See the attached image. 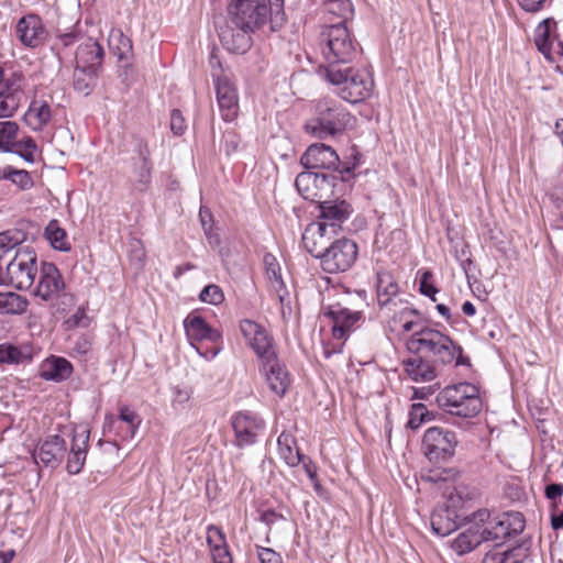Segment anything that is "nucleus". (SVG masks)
<instances>
[{
  "mask_svg": "<svg viewBox=\"0 0 563 563\" xmlns=\"http://www.w3.org/2000/svg\"><path fill=\"white\" fill-rule=\"evenodd\" d=\"M228 15L246 29H262L268 21H284V0H232L228 5Z\"/></svg>",
  "mask_w": 563,
  "mask_h": 563,
  "instance_id": "1",
  "label": "nucleus"
},
{
  "mask_svg": "<svg viewBox=\"0 0 563 563\" xmlns=\"http://www.w3.org/2000/svg\"><path fill=\"white\" fill-rule=\"evenodd\" d=\"M320 47L327 67L342 68V65L352 63L358 53V44L352 38L345 21L322 29Z\"/></svg>",
  "mask_w": 563,
  "mask_h": 563,
  "instance_id": "2",
  "label": "nucleus"
},
{
  "mask_svg": "<svg viewBox=\"0 0 563 563\" xmlns=\"http://www.w3.org/2000/svg\"><path fill=\"white\" fill-rule=\"evenodd\" d=\"M407 349L412 354H423L426 357H431L434 364L448 365L454 361L460 345L449 335L424 327L412 333L407 341Z\"/></svg>",
  "mask_w": 563,
  "mask_h": 563,
  "instance_id": "3",
  "label": "nucleus"
},
{
  "mask_svg": "<svg viewBox=\"0 0 563 563\" xmlns=\"http://www.w3.org/2000/svg\"><path fill=\"white\" fill-rule=\"evenodd\" d=\"M435 400L443 411L462 418H473L482 410L478 387L466 382L444 387Z\"/></svg>",
  "mask_w": 563,
  "mask_h": 563,
  "instance_id": "4",
  "label": "nucleus"
},
{
  "mask_svg": "<svg viewBox=\"0 0 563 563\" xmlns=\"http://www.w3.org/2000/svg\"><path fill=\"white\" fill-rule=\"evenodd\" d=\"M325 77L332 85L339 87L340 97L352 104L365 101L374 88V81L367 70H355L350 66L325 67Z\"/></svg>",
  "mask_w": 563,
  "mask_h": 563,
  "instance_id": "5",
  "label": "nucleus"
},
{
  "mask_svg": "<svg viewBox=\"0 0 563 563\" xmlns=\"http://www.w3.org/2000/svg\"><path fill=\"white\" fill-rule=\"evenodd\" d=\"M356 119L346 108H325L316 118L308 120L305 130L313 137L323 140L355 126Z\"/></svg>",
  "mask_w": 563,
  "mask_h": 563,
  "instance_id": "6",
  "label": "nucleus"
},
{
  "mask_svg": "<svg viewBox=\"0 0 563 563\" xmlns=\"http://www.w3.org/2000/svg\"><path fill=\"white\" fill-rule=\"evenodd\" d=\"M300 164L308 170L328 169L338 172L339 180L349 181L354 177V166H344L340 168L341 161L336 152L323 143H314L308 146L300 157Z\"/></svg>",
  "mask_w": 563,
  "mask_h": 563,
  "instance_id": "7",
  "label": "nucleus"
},
{
  "mask_svg": "<svg viewBox=\"0 0 563 563\" xmlns=\"http://www.w3.org/2000/svg\"><path fill=\"white\" fill-rule=\"evenodd\" d=\"M8 284L16 289H29L37 273V256L30 246L16 249L5 267Z\"/></svg>",
  "mask_w": 563,
  "mask_h": 563,
  "instance_id": "8",
  "label": "nucleus"
},
{
  "mask_svg": "<svg viewBox=\"0 0 563 563\" xmlns=\"http://www.w3.org/2000/svg\"><path fill=\"white\" fill-rule=\"evenodd\" d=\"M459 440L456 433L442 427L426 430L421 448L430 462H446L453 457Z\"/></svg>",
  "mask_w": 563,
  "mask_h": 563,
  "instance_id": "9",
  "label": "nucleus"
},
{
  "mask_svg": "<svg viewBox=\"0 0 563 563\" xmlns=\"http://www.w3.org/2000/svg\"><path fill=\"white\" fill-rule=\"evenodd\" d=\"M338 180L339 176L336 174L306 170L297 175L295 186L303 199L319 205L324 199L333 196V188Z\"/></svg>",
  "mask_w": 563,
  "mask_h": 563,
  "instance_id": "10",
  "label": "nucleus"
},
{
  "mask_svg": "<svg viewBox=\"0 0 563 563\" xmlns=\"http://www.w3.org/2000/svg\"><path fill=\"white\" fill-rule=\"evenodd\" d=\"M358 247L356 242L347 238L335 239L320 260V267L328 274L349 271L356 262Z\"/></svg>",
  "mask_w": 563,
  "mask_h": 563,
  "instance_id": "11",
  "label": "nucleus"
},
{
  "mask_svg": "<svg viewBox=\"0 0 563 563\" xmlns=\"http://www.w3.org/2000/svg\"><path fill=\"white\" fill-rule=\"evenodd\" d=\"M35 295L45 301L60 300L62 310L75 305V298L65 291L64 278L54 263H42Z\"/></svg>",
  "mask_w": 563,
  "mask_h": 563,
  "instance_id": "12",
  "label": "nucleus"
},
{
  "mask_svg": "<svg viewBox=\"0 0 563 563\" xmlns=\"http://www.w3.org/2000/svg\"><path fill=\"white\" fill-rule=\"evenodd\" d=\"M488 526L482 525L486 541H495L497 545L503 544L507 539L520 534L526 527V520L521 512L508 511L487 520Z\"/></svg>",
  "mask_w": 563,
  "mask_h": 563,
  "instance_id": "13",
  "label": "nucleus"
},
{
  "mask_svg": "<svg viewBox=\"0 0 563 563\" xmlns=\"http://www.w3.org/2000/svg\"><path fill=\"white\" fill-rule=\"evenodd\" d=\"M19 125L13 121L0 122V151L13 153L27 163L34 162L37 145L32 137L16 141Z\"/></svg>",
  "mask_w": 563,
  "mask_h": 563,
  "instance_id": "14",
  "label": "nucleus"
},
{
  "mask_svg": "<svg viewBox=\"0 0 563 563\" xmlns=\"http://www.w3.org/2000/svg\"><path fill=\"white\" fill-rule=\"evenodd\" d=\"M490 518L487 509H479L468 519L470 527L461 532L452 542L451 548L457 555H464L476 549L485 540L482 525Z\"/></svg>",
  "mask_w": 563,
  "mask_h": 563,
  "instance_id": "15",
  "label": "nucleus"
},
{
  "mask_svg": "<svg viewBox=\"0 0 563 563\" xmlns=\"http://www.w3.org/2000/svg\"><path fill=\"white\" fill-rule=\"evenodd\" d=\"M135 152L137 157L133 158L129 183L133 191L143 194L151 186L153 164L147 143L144 140H135Z\"/></svg>",
  "mask_w": 563,
  "mask_h": 563,
  "instance_id": "16",
  "label": "nucleus"
},
{
  "mask_svg": "<svg viewBox=\"0 0 563 563\" xmlns=\"http://www.w3.org/2000/svg\"><path fill=\"white\" fill-rule=\"evenodd\" d=\"M255 32V30L246 29V26L228 15L225 25L219 33V37L223 47L229 52L245 54L252 47V35Z\"/></svg>",
  "mask_w": 563,
  "mask_h": 563,
  "instance_id": "17",
  "label": "nucleus"
},
{
  "mask_svg": "<svg viewBox=\"0 0 563 563\" xmlns=\"http://www.w3.org/2000/svg\"><path fill=\"white\" fill-rule=\"evenodd\" d=\"M240 330L261 362L277 356L273 347V338L263 325L253 320L244 319L240 322Z\"/></svg>",
  "mask_w": 563,
  "mask_h": 563,
  "instance_id": "18",
  "label": "nucleus"
},
{
  "mask_svg": "<svg viewBox=\"0 0 563 563\" xmlns=\"http://www.w3.org/2000/svg\"><path fill=\"white\" fill-rule=\"evenodd\" d=\"M264 427V421L250 411H239L232 417V428L239 448L254 444Z\"/></svg>",
  "mask_w": 563,
  "mask_h": 563,
  "instance_id": "19",
  "label": "nucleus"
},
{
  "mask_svg": "<svg viewBox=\"0 0 563 563\" xmlns=\"http://www.w3.org/2000/svg\"><path fill=\"white\" fill-rule=\"evenodd\" d=\"M320 210L319 223L330 229V232L338 233L344 223L353 213V207L344 199L327 198L318 205Z\"/></svg>",
  "mask_w": 563,
  "mask_h": 563,
  "instance_id": "20",
  "label": "nucleus"
},
{
  "mask_svg": "<svg viewBox=\"0 0 563 563\" xmlns=\"http://www.w3.org/2000/svg\"><path fill=\"white\" fill-rule=\"evenodd\" d=\"M399 286L390 272L378 271L376 274V297L380 312H389L399 305Z\"/></svg>",
  "mask_w": 563,
  "mask_h": 563,
  "instance_id": "21",
  "label": "nucleus"
},
{
  "mask_svg": "<svg viewBox=\"0 0 563 563\" xmlns=\"http://www.w3.org/2000/svg\"><path fill=\"white\" fill-rule=\"evenodd\" d=\"M335 234L324 224L310 223L302 233L301 241L307 252L320 261Z\"/></svg>",
  "mask_w": 563,
  "mask_h": 563,
  "instance_id": "22",
  "label": "nucleus"
},
{
  "mask_svg": "<svg viewBox=\"0 0 563 563\" xmlns=\"http://www.w3.org/2000/svg\"><path fill=\"white\" fill-rule=\"evenodd\" d=\"M90 431L86 427H79L74 430L70 451L67 457L66 470L69 474H79L85 465Z\"/></svg>",
  "mask_w": 563,
  "mask_h": 563,
  "instance_id": "23",
  "label": "nucleus"
},
{
  "mask_svg": "<svg viewBox=\"0 0 563 563\" xmlns=\"http://www.w3.org/2000/svg\"><path fill=\"white\" fill-rule=\"evenodd\" d=\"M66 450L65 439L58 434H52L37 444L34 457L45 466L56 467L63 461Z\"/></svg>",
  "mask_w": 563,
  "mask_h": 563,
  "instance_id": "24",
  "label": "nucleus"
},
{
  "mask_svg": "<svg viewBox=\"0 0 563 563\" xmlns=\"http://www.w3.org/2000/svg\"><path fill=\"white\" fill-rule=\"evenodd\" d=\"M324 316L333 321L332 335L336 340H345L353 327L362 318L361 312L351 311L340 305L329 307Z\"/></svg>",
  "mask_w": 563,
  "mask_h": 563,
  "instance_id": "25",
  "label": "nucleus"
},
{
  "mask_svg": "<svg viewBox=\"0 0 563 563\" xmlns=\"http://www.w3.org/2000/svg\"><path fill=\"white\" fill-rule=\"evenodd\" d=\"M262 371L266 377L269 389L279 397H283L290 384L289 373L277 356L262 362Z\"/></svg>",
  "mask_w": 563,
  "mask_h": 563,
  "instance_id": "26",
  "label": "nucleus"
},
{
  "mask_svg": "<svg viewBox=\"0 0 563 563\" xmlns=\"http://www.w3.org/2000/svg\"><path fill=\"white\" fill-rule=\"evenodd\" d=\"M16 34L24 46L34 48L44 42L45 29L36 14H29L19 20Z\"/></svg>",
  "mask_w": 563,
  "mask_h": 563,
  "instance_id": "27",
  "label": "nucleus"
},
{
  "mask_svg": "<svg viewBox=\"0 0 563 563\" xmlns=\"http://www.w3.org/2000/svg\"><path fill=\"white\" fill-rule=\"evenodd\" d=\"M104 56L102 46L95 40L88 38L76 51V66L85 69L99 70Z\"/></svg>",
  "mask_w": 563,
  "mask_h": 563,
  "instance_id": "28",
  "label": "nucleus"
},
{
  "mask_svg": "<svg viewBox=\"0 0 563 563\" xmlns=\"http://www.w3.org/2000/svg\"><path fill=\"white\" fill-rule=\"evenodd\" d=\"M24 76L20 71H13L5 77L4 69L0 66V106H8V101L19 103L23 93Z\"/></svg>",
  "mask_w": 563,
  "mask_h": 563,
  "instance_id": "29",
  "label": "nucleus"
},
{
  "mask_svg": "<svg viewBox=\"0 0 563 563\" xmlns=\"http://www.w3.org/2000/svg\"><path fill=\"white\" fill-rule=\"evenodd\" d=\"M455 509L448 505L437 507L431 514L432 531L439 537H445L455 531L460 523L457 522Z\"/></svg>",
  "mask_w": 563,
  "mask_h": 563,
  "instance_id": "30",
  "label": "nucleus"
},
{
  "mask_svg": "<svg viewBox=\"0 0 563 563\" xmlns=\"http://www.w3.org/2000/svg\"><path fill=\"white\" fill-rule=\"evenodd\" d=\"M402 364L408 376L415 382H431L438 376L434 363L427 360L423 354H415Z\"/></svg>",
  "mask_w": 563,
  "mask_h": 563,
  "instance_id": "31",
  "label": "nucleus"
},
{
  "mask_svg": "<svg viewBox=\"0 0 563 563\" xmlns=\"http://www.w3.org/2000/svg\"><path fill=\"white\" fill-rule=\"evenodd\" d=\"M184 328L190 340L217 342L221 338L220 332L211 328L201 316L189 314L184 320Z\"/></svg>",
  "mask_w": 563,
  "mask_h": 563,
  "instance_id": "32",
  "label": "nucleus"
},
{
  "mask_svg": "<svg viewBox=\"0 0 563 563\" xmlns=\"http://www.w3.org/2000/svg\"><path fill=\"white\" fill-rule=\"evenodd\" d=\"M73 369V364L65 357L51 356L42 365L41 377L59 383L68 379Z\"/></svg>",
  "mask_w": 563,
  "mask_h": 563,
  "instance_id": "33",
  "label": "nucleus"
},
{
  "mask_svg": "<svg viewBox=\"0 0 563 563\" xmlns=\"http://www.w3.org/2000/svg\"><path fill=\"white\" fill-rule=\"evenodd\" d=\"M263 264L265 267V273L269 282L273 284L279 301L284 305L286 296H288L287 290L285 289V284L282 277V269L277 258L272 253H266L263 256Z\"/></svg>",
  "mask_w": 563,
  "mask_h": 563,
  "instance_id": "34",
  "label": "nucleus"
},
{
  "mask_svg": "<svg viewBox=\"0 0 563 563\" xmlns=\"http://www.w3.org/2000/svg\"><path fill=\"white\" fill-rule=\"evenodd\" d=\"M29 300L13 291H0V314H22L26 311Z\"/></svg>",
  "mask_w": 563,
  "mask_h": 563,
  "instance_id": "35",
  "label": "nucleus"
},
{
  "mask_svg": "<svg viewBox=\"0 0 563 563\" xmlns=\"http://www.w3.org/2000/svg\"><path fill=\"white\" fill-rule=\"evenodd\" d=\"M278 451L280 457L286 462L287 465L295 467L302 460V453L296 445L295 438L289 433H280L277 439Z\"/></svg>",
  "mask_w": 563,
  "mask_h": 563,
  "instance_id": "36",
  "label": "nucleus"
},
{
  "mask_svg": "<svg viewBox=\"0 0 563 563\" xmlns=\"http://www.w3.org/2000/svg\"><path fill=\"white\" fill-rule=\"evenodd\" d=\"M44 236L51 246L60 252H69L71 245L67 239L66 231L60 228L58 220L52 219L44 230Z\"/></svg>",
  "mask_w": 563,
  "mask_h": 563,
  "instance_id": "37",
  "label": "nucleus"
},
{
  "mask_svg": "<svg viewBox=\"0 0 563 563\" xmlns=\"http://www.w3.org/2000/svg\"><path fill=\"white\" fill-rule=\"evenodd\" d=\"M98 70L85 69L75 66L74 69V88L84 96H88L97 84Z\"/></svg>",
  "mask_w": 563,
  "mask_h": 563,
  "instance_id": "38",
  "label": "nucleus"
},
{
  "mask_svg": "<svg viewBox=\"0 0 563 563\" xmlns=\"http://www.w3.org/2000/svg\"><path fill=\"white\" fill-rule=\"evenodd\" d=\"M543 24H544V27H542V25H540L538 29L539 33L537 34V36L534 38L536 46L548 59H551V53L554 48V45L558 48V53L563 55V43L560 41L555 42L554 40L551 38L550 32L548 29V24H549L548 20H544Z\"/></svg>",
  "mask_w": 563,
  "mask_h": 563,
  "instance_id": "39",
  "label": "nucleus"
},
{
  "mask_svg": "<svg viewBox=\"0 0 563 563\" xmlns=\"http://www.w3.org/2000/svg\"><path fill=\"white\" fill-rule=\"evenodd\" d=\"M0 179L10 180L21 190H29L34 186L31 174L25 169H16L10 165L1 169Z\"/></svg>",
  "mask_w": 563,
  "mask_h": 563,
  "instance_id": "40",
  "label": "nucleus"
},
{
  "mask_svg": "<svg viewBox=\"0 0 563 563\" xmlns=\"http://www.w3.org/2000/svg\"><path fill=\"white\" fill-rule=\"evenodd\" d=\"M25 239L24 232L20 230H7L0 233V260L9 255L12 251L23 247L21 244Z\"/></svg>",
  "mask_w": 563,
  "mask_h": 563,
  "instance_id": "41",
  "label": "nucleus"
},
{
  "mask_svg": "<svg viewBox=\"0 0 563 563\" xmlns=\"http://www.w3.org/2000/svg\"><path fill=\"white\" fill-rule=\"evenodd\" d=\"M437 413L428 410L427 406L417 402L412 404L409 410V419L407 427L411 430L419 429L424 422H429L435 419Z\"/></svg>",
  "mask_w": 563,
  "mask_h": 563,
  "instance_id": "42",
  "label": "nucleus"
},
{
  "mask_svg": "<svg viewBox=\"0 0 563 563\" xmlns=\"http://www.w3.org/2000/svg\"><path fill=\"white\" fill-rule=\"evenodd\" d=\"M51 108H27L24 122L34 131H41L51 120Z\"/></svg>",
  "mask_w": 563,
  "mask_h": 563,
  "instance_id": "43",
  "label": "nucleus"
},
{
  "mask_svg": "<svg viewBox=\"0 0 563 563\" xmlns=\"http://www.w3.org/2000/svg\"><path fill=\"white\" fill-rule=\"evenodd\" d=\"M218 106H238L236 89L224 78L214 80Z\"/></svg>",
  "mask_w": 563,
  "mask_h": 563,
  "instance_id": "44",
  "label": "nucleus"
},
{
  "mask_svg": "<svg viewBox=\"0 0 563 563\" xmlns=\"http://www.w3.org/2000/svg\"><path fill=\"white\" fill-rule=\"evenodd\" d=\"M24 355L22 351L10 343L0 344V362L5 364L22 363Z\"/></svg>",
  "mask_w": 563,
  "mask_h": 563,
  "instance_id": "45",
  "label": "nucleus"
},
{
  "mask_svg": "<svg viewBox=\"0 0 563 563\" xmlns=\"http://www.w3.org/2000/svg\"><path fill=\"white\" fill-rule=\"evenodd\" d=\"M386 317L389 318L388 323L391 331L396 330L398 323L405 322V320L410 319L407 312V301L400 300L397 307H394V310L389 312H383Z\"/></svg>",
  "mask_w": 563,
  "mask_h": 563,
  "instance_id": "46",
  "label": "nucleus"
},
{
  "mask_svg": "<svg viewBox=\"0 0 563 563\" xmlns=\"http://www.w3.org/2000/svg\"><path fill=\"white\" fill-rule=\"evenodd\" d=\"M199 299L207 303L220 305L224 300V294L218 285L210 284L201 290Z\"/></svg>",
  "mask_w": 563,
  "mask_h": 563,
  "instance_id": "47",
  "label": "nucleus"
},
{
  "mask_svg": "<svg viewBox=\"0 0 563 563\" xmlns=\"http://www.w3.org/2000/svg\"><path fill=\"white\" fill-rule=\"evenodd\" d=\"M207 543L210 549L228 544L225 534L220 527L210 525L207 528Z\"/></svg>",
  "mask_w": 563,
  "mask_h": 563,
  "instance_id": "48",
  "label": "nucleus"
},
{
  "mask_svg": "<svg viewBox=\"0 0 563 563\" xmlns=\"http://www.w3.org/2000/svg\"><path fill=\"white\" fill-rule=\"evenodd\" d=\"M433 275L430 271H426L422 273L420 283H419V290L422 295L431 298L433 301H435V294L439 291L438 288L431 283Z\"/></svg>",
  "mask_w": 563,
  "mask_h": 563,
  "instance_id": "49",
  "label": "nucleus"
},
{
  "mask_svg": "<svg viewBox=\"0 0 563 563\" xmlns=\"http://www.w3.org/2000/svg\"><path fill=\"white\" fill-rule=\"evenodd\" d=\"M507 563H523L528 558V548L517 544L504 551Z\"/></svg>",
  "mask_w": 563,
  "mask_h": 563,
  "instance_id": "50",
  "label": "nucleus"
},
{
  "mask_svg": "<svg viewBox=\"0 0 563 563\" xmlns=\"http://www.w3.org/2000/svg\"><path fill=\"white\" fill-rule=\"evenodd\" d=\"M119 418L129 424L130 434L133 437L141 423L139 415L128 407H122L120 409Z\"/></svg>",
  "mask_w": 563,
  "mask_h": 563,
  "instance_id": "51",
  "label": "nucleus"
},
{
  "mask_svg": "<svg viewBox=\"0 0 563 563\" xmlns=\"http://www.w3.org/2000/svg\"><path fill=\"white\" fill-rule=\"evenodd\" d=\"M119 77L125 86H130L136 78V70L130 63V58L120 62Z\"/></svg>",
  "mask_w": 563,
  "mask_h": 563,
  "instance_id": "52",
  "label": "nucleus"
},
{
  "mask_svg": "<svg viewBox=\"0 0 563 563\" xmlns=\"http://www.w3.org/2000/svg\"><path fill=\"white\" fill-rule=\"evenodd\" d=\"M170 129L176 135L184 134L186 130V120L178 108H174L170 113Z\"/></svg>",
  "mask_w": 563,
  "mask_h": 563,
  "instance_id": "53",
  "label": "nucleus"
},
{
  "mask_svg": "<svg viewBox=\"0 0 563 563\" xmlns=\"http://www.w3.org/2000/svg\"><path fill=\"white\" fill-rule=\"evenodd\" d=\"M213 563H233L228 544L210 549Z\"/></svg>",
  "mask_w": 563,
  "mask_h": 563,
  "instance_id": "54",
  "label": "nucleus"
},
{
  "mask_svg": "<svg viewBox=\"0 0 563 563\" xmlns=\"http://www.w3.org/2000/svg\"><path fill=\"white\" fill-rule=\"evenodd\" d=\"M550 199L563 220V184H556L549 192Z\"/></svg>",
  "mask_w": 563,
  "mask_h": 563,
  "instance_id": "55",
  "label": "nucleus"
},
{
  "mask_svg": "<svg viewBox=\"0 0 563 563\" xmlns=\"http://www.w3.org/2000/svg\"><path fill=\"white\" fill-rule=\"evenodd\" d=\"M257 554L261 563H283L280 554L273 549L257 547Z\"/></svg>",
  "mask_w": 563,
  "mask_h": 563,
  "instance_id": "56",
  "label": "nucleus"
},
{
  "mask_svg": "<svg viewBox=\"0 0 563 563\" xmlns=\"http://www.w3.org/2000/svg\"><path fill=\"white\" fill-rule=\"evenodd\" d=\"M132 53V42L129 37L124 36L121 32H119V45H118V58L119 62H123L129 58Z\"/></svg>",
  "mask_w": 563,
  "mask_h": 563,
  "instance_id": "57",
  "label": "nucleus"
},
{
  "mask_svg": "<svg viewBox=\"0 0 563 563\" xmlns=\"http://www.w3.org/2000/svg\"><path fill=\"white\" fill-rule=\"evenodd\" d=\"M522 10L529 13H537L541 11L549 0H517Z\"/></svg>",
  "mask_w": 563,
  "mask_h": 563,
  "instance_id": "58",
  "label": "nucleus"
},
{
  "mask_svg": "<svg viewBox=\"0 0 563 563\" xmlns=\"http://www.w3.org/2000/svg\"><path fill=\"white\" fill-rule=\"evenodd\" d=\"M85 319H87L85 309L79 307L77 311L65 321V324L69 329L80 325L87 327L88 323L84 322Z\"/></svg>",
  "mask_w": 563,
  "mask_h": 563,
  "instance_id": "59",
  "label": "nucleus"
},
{
  "mask_svg": "<svg viewBox=\"0 0 563 563\" xmlns=\"http://www.w3.org/2000/svg\"><path fill=\"white\" fill-rule=\"evenodd\" d=\"M199 217L206 235L211 239L212 217L208 209L200 208Z\"/></svg>",
  "mask_w": 563,
  "mask_h": 563,
  "instance_id": "60",
  "label": "nucleus"
},
{
  "mask_svg": "<svg viewBox=\"0 0 563 563\" xmlns=\"http://www.w3.org/2000/svg\"><path fill=\"white\" fill-rule=\"evenodd\" d=\"M209 65L211 67V75H212L213 79L217 80L218 78H222L221 77V75H222L221 60L214 52H212L210 54Z\"/></svg>",
  "mask_w": 563,
  "mask_h": 563,
  "instance_id": "61",
  "label": "nucleus"
},
{
  "mask_svg": "<svg viewBox=\"0 0 563 563\" xmlns=\"http://www.w3.org/2000/svg\"><path fill=\"white\" fill-rule=\"evenodd\" d=\"M544 495L550 500H555L563 495V485L559 483H552L545 486Z\"/></svg>",
  "mask_w": 563,
  "mask_h": 563,
  "instance_id": "62",
  "label": "nucleus"
},
{
  "mask_svg": "<svg viewBox=\"0 0 563 563\" xmlns=\"http://www.w3.org/2000/svg\"><path fill=\"white\" fill-rule=\"evenodd\" d=\"M285 519L283 515L277 514L274 509L264 510L261 514V521L264 522L267 527H272L276 520Z\"/></svg>",
  "mask_w": 563,
  "mask_h": 563,
  "instance_id": "63",
  "label": "nucleus"
},
{
  "mask_svg": "<svg viewBox=\"0 0 563 563\" xmlns=\"http://www.w3.org/2000/svg\"><path fill=\"white\" fill-rule=\"evenodd\" d=\"M483 563H507V562H506L504 551L499 552L496 550H490L484 555Z\"/></svg>",
  "mask_w": 563,
  "mask_h": 563,
  "instance_id": "64",
  "label": "nucleus"
}]
</instances>
